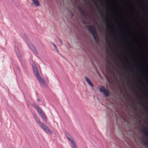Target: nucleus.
<instances>
[{
	"label": "nucleus",
	"mask_w": 148,
	"mask_h": 148,
	"mask_svg": "<svg viewBox=\"0 0 148 148\" xmlns=\"http://www.w3.org/2000/svg\"><path fill=\"white\" fill-rule=\"evenodd\" d=\"M107 62V63H110V62Z\"/></svg>",
	"instance_id": "obj_27"
},
{
	"label": "nucleus",
	"mask_w": 148,
	"mask_h": 148,
	"mask_svg": "<svg viewBox=\"0 0 148 148\" xmlns=\"http://www.w3.org/2000/svg\"><path fill=\"white\" fill-rule=\"evenodd\" d=\"M87 27L88 28V31L91 33L94 39L96 41L97 38L96 36L97 34L94 26L93 25L87 26Z\"/></svg>",
	"instance_id": "obj_2"
},
{
	"label": "nucleus",
	"mask_w": 148,
	"mask_h": 148,
	"mask_svg": "<svg viewBox=\"0 0 148 148\" xmlns=\"http://www.w3.org/2000/svg\"><path fill=\"white\" fill-rule=\"evenodd\" d=\"M39 125L45 132H47L50 133H51V130L49 128L42 123Z\"/></svg>",
	"instance_id": "obj_5"
},
{
	"label": "nucleus",
	"mask_w": 148,
	"mask_h": 148,
	"mask_svg": "<svg viewBox=\"0 0 148 148\" xmlns=\"http://www.w3.org/2000/svg\"><path fill=\"white\" fill-rule=\"evenodd\" d=\"M58 39H59V41L60 42V43L61 44H62V42L58 38Z\"/></svg>",
	"instance_id": "obj_23"
},
{
	"label": "nucleus",
	"mask_w": 148,
	"mask_h": 148,
	"mask_svg": "<svg viewBox=\"0 0 148 148\" xmlns=\"http://www.w3.org/2000/svg\"><path fill=\"white\" fill-rule=\"evenodd\" d=\"M99 88L100 92H103L105 96L107 97L109 96V93L104 87L102 86H99Z\"/></svg>",
	"instance_id": "obj_3"
},
{
	"label": "nucleus",
	"mask_w": 148,
	"mask_h": 148,
	"mask_svg": "<svg viewBox=\"0 0 148 148\" xmlns=\"http://www.w3.org/2000/svg\"><path fill=\"white\" fill-rule=\"evenodd\" d=\"M85 78L86 79V81L88 83V84L90 85L91 87H93V85L89 79L87 77L85 76Z\"/></svg>",
	"instance_id": "obj_9"
},
{
	"label": "nucleus",
	"mask_w": 148,
	"mask_h": 148,
	"mask_svg": "<svg viewBox=\"0 0 148 148\" xmlns=\"http://www.w3.org/2000/svg\"><path fill=\"white\" fill-rule=\"evenodd\" d=\"M33 69L36 76H37V74H39L37 68L35 66H33Z\"/></svg>",
	"instance_id": "obj_10"
},
{
	"label": "nucleus",
	"mask_w": 148,
	"mask_h": 148,
	"mask_svg": "<svg viewBox=\"0 0 148 148\" xmlns=\"http://www.w3.org/2000/svg\"><path fill=\"white\" fill-rule=\"evenodd\" d=\"M17 56H18V57H19V56L18 55H17Z\"/></svg>",
	"instance_id": "obj_28"
},
{
	"label": "nucleus",
	"mask_w": 148,
	"mask_h": 148,
	"mask_svg": "<svg viewBox=\"0 0 148 148\" xmlns=\"http://www.w3.org/2000/svg\"><path fill=\"white\" fill-rule=\"evenodd\" d=\"M27 43L30 49L32 51L36 54H37L38 52L37 50L32 43L29 41H28Z\"/></svg>",
	"instance_id": "obj_4"
},
{
	"label": "nucleus",
	"mask_w": 148,
	"mask_h": 148,
	"mask_svg": "<svg viewBox=\"0 0 148 148\" xmlns=\"http://www.w3.org/2000/svg\"><path fill=\"white\" fill-rule=\"evenodd\" d=\"M139 105L143 108H146V107L144 106L143 104L142 103H139Z\"/></svg>",
	"instance_id": "obj_20"
},
{
	"label": "nucleus",
	"mask_w": 148,
	"mask_h": 148,
	"mask_svg": "<svg viewBox=\"0 0 148 148\" xmlns=\"http://www.w3.org/2000/svg\"><path fill=\"white\" fill-rule=\"evenodd\" d=\"M83 15H85V12L83 10L80 12Z\"/></svg>",
	"instance_id": "obj_17"
},
{
	"label": "nucleus",
	"mask_w": 148,
	"mask_h": 148,
	"mask_svg": "<svg viewBox=\"0 0 148 148\" xmlns=\"http://www.w3.org/2000/svg\"><path fill=\"white\" fill-rule=\"evenodd\" d=\"M36 104H34V106L36 107Z\"/></svg>",
	"instance_id": "obj_25"
},
{
	"label": "nucleus",
	"mask_w": 148,
	"mask_h": 148,
	"mask_svg": "<svg viewBox=\"0 0 148 148\" xmlns=\"http://www.w3.org/2000/svg\"><path fill=\"white\" fill-rule=\"evenodd\" d=\"M51 43L53 45V46L55 47V49L56 50L57 52H58V49L57 48V46H56V45L53 43L52 42V43Z\"/></svg>",
	"instance_id": "obj_16"
},
{
	"label": "nucleus",
	"mask_w": 148,
	"mask_h": 148,
	"mask_svg": "<svg viewBox=\"0 0 148 148\" xmlns=\"http://www.w3.org/2000/svg\"><path fill=\"white\" fill-rule=\"evenodd\" d=\"M143 129L142 131L143 134L147 136H148V128L145 126L143 125Z\"/></svg>",
	"instance_id": "obj_6"
},
{
	"label": "nucleus",
	"mask_w": 148,
	"mask_h": 148,
	"mask_svg": "<svg viewBox=\"0 0 148 148\" xmlns=\"http://www.w3.org/2000/svg\"><path fill=\"white\" fill-rule=\"evenodd\" d=\"M37 100L38 101V102L40 101V99L39 98H38Z\"/></svg>",
	"instance_id": "obj_24"
},
{
	"label": "nucleus",
	"mask_w": 148,
	"mask_h": 148,
	"mask_svg": "<svg viewBox=\"0 0 148 148\" xmlns=\"http://www.w3.org/2000/svg\"><path fill=\"white\" fill-rule=\"evenodd\" d=\"M71 143L72 144V148H77L76 146L75 143L74 142V140H72L71 141Z\"/></svg>",
	"instance_id": "obj_15"
},
{
	"label": "nucleus",
	"mask_w": 148,
	"mask_h": 148,
	"mask_svg": "<svg viewBox=\"0 0 148 148\" xmlns=\"http://www.w3.org/2000/svg\"><path fill=\"white\" fill-rule=\"evenodd\" d=\"M40 116L41 117L45 120V121L46 122L47 121V119L43 112L42 113L40 114Z\"/></svg>",
	"instance_id": "obj_14"
},
{
	"label": "nucleus",
	"mask_w": 148,
	"mask_h": 148,
	"mask_svg": "<svg viewBox=\"0 0 148 148\" xmlns=\"http://www.w3.org/2000/svg\"><path fill=\"white\" fill-rule=\"evenodd\" d=\"M144 143L148 146V140L147 139H145V141L144 142Z\"/></svg>",
	"instance_id": "obj_21"
},
{
	"label": "nucleus",
	"mask_w": 148,
	"mask_h": 148,
	"mask_svg": "<svg viewBox=\"0 0 148 148\" xmlns=\"http://www.w3.org/2000/svg\"><path fill=\"white\" fill-rule=\"evenodd\" d=\"M34 118L35 119V120L37 122L38 125H39L42 123L40 121L39 118L36 114V113H33V114Z\"/></svg>",
	"instance_id": "obj_7"
},
{
	"label": "nucleus",
	"mask_w": 148,
	"mask_h": 148,
	"mask_svg": "<svg viewBox=\"0 0 148 148\" xmlns=\"http://www.w3.org/2000/svg\"><path fill=\"white\" fill-rule=\"evenodd\" d=\"M34 5L36 6H38L40 5V3H39L38 0H32Z\"/></svg>",
	"instance_id": "obj_11"
},
{
	"label": "nucleus",
	"mask_w": 148,
	"mask_h": 148,
	"mask_svg": "<svg viewBox=\"0 0 148 148\" xmlns=\"http://www.w3.org/2000/svg\"><path fill=\"white\" fill-rule=\"evenodd\" d=\"M92 1L94 2V3L95 4L96 6L97 7V9L98 10L99 15L101 17V18L103 19L104 22H105L106 23V27L107 29H110L111 28L110 26L109 25L110 23L109 22L107 21L105 17L103 16V14L101 12L100 10H99V8L97 5L94 2V0H92Z\"/></svg>",
	"instance_id": "obj_1"
},
{
	"label": "nucleus",
	"mask_w": 148,
	"mask_h": 148,
	"mask_svg": "<svg viewBox=\"0 0 148 148\" xmlns=\"http://www.w3.org/2000/svg\"><path fill=\"white\" fill-rule=\"evenodd\" d=\"M36 108L37 109V111L38 112L39 114H40L42 113L43 112L42 110L40 108L38 107L36 105Z\"/></svg>",
	"instance_id": "obj_12"
},
{
	"label": "nucleus",
	"mask_w": 148,
	"mask_h": 148,
	"mask_svg": "<svg viewBox=\"0 0 148 148\" xmlns=\"http://www.w3.org/2000/svg\"><path fill=\"white\" fill-rule=\"evenodd\" d=\"M78 10L79 12L81 11V10H82L83 9H82V8H81L80 7H78Z\"/></svg>",
	"instance_id": "obj_22"
},
{
	"label": "nucleus",
	"mask_w": 148,
	"mask_h": 148,
	"mask_svg": "<svg viewBox=\"0 0 148 148\" xmlns=\"http://www.w3.org/2000/svg\"><path fill=\"white\" fill-rule=\"evenodd\" d=\"M136 94L137 95H138H138L137 94L136 92Z\"/></svg>",
	"instance_id": "obj_26"
},
{
	"label": "nucleus",
	"mask_w": 148,
	"mask_h": 148,
	"mask_svg": "<svg viewBox=\"0 0 148 148\" xmlns=\"http://www.w3.org/2000/svg\"><path fill=\"white\" fill-rule=\"evenodd\" d=\"M83 15H85V12L83 10L80 12Z\"/></svg>",
	"instance_id": "obj_19"
},
{
	"label": "nucleus",
	"mask_w": 148,
	"mask_h": 148,
	"mask_svg": "<svg viewBox=\"0 0 148 148\" xmlns=\"http://www.w3.org/2000/svg\"><path fill=\"white\" fill-rule=\"evenodd\" d=\"M65 135L67 138L71 141V143L72 140H73V139L71 138V136L68 133H66Z\"/></svg>",
	"instance_id": "obj_13"
},
{
	"label": "nucleus",
	"mask_w": 148,
	"mask_h": 148,
	"mask_svg": "<svg viewBox=\"0 0 148 148\" xmlns=\"http://www.w3.org/2000/svg\"><path fill=\"white\" fill-rule=\"evenodd\" d=\"M83 15H85V12L83 10L80 12Z\"/></svg>",
	"instance_id": "obj_18"
},
{
	"label": "nucleus",
	"mask_w": 148,
	"mask_h": 148,
	"mask_svg": "<svg viewBox=\"0 0 148 148\" xmlns=\"http://www.w3.org/2000/svg\"><path fill=\"white\" fill-rule=\"evenodd\" d=\"M37 76H36L39 82V83H44L45 82V80L42 79L40 77V74H37Z\"/></svg>",
	"instance_id": "obj_8"
}]
</instances>
